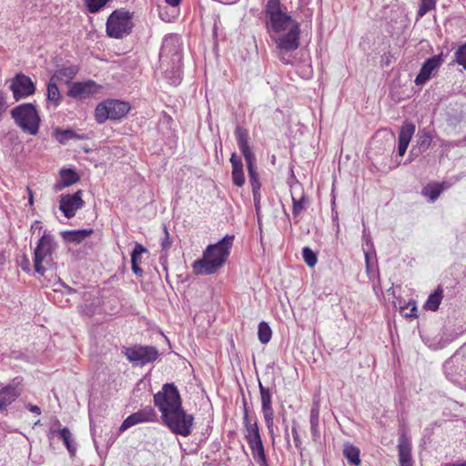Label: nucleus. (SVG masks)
Here are the masks:
<instances>
[{"label":"nucleus","mask_w":466,"mask_h":466,"mask_svg":"<svg viewBox=\"0 0 466 466\" xmlns=\"http://www.w3.org/2000/svg\"><path fill=\"white\" fill-rule=\"evenodd\" d=\"M182 43L177 35L164 38L159 53L160 68L170 85H177L181 80Z\"/></svg>","instance_id":"7ed1b4c3"},{"label":"nucleus","mask_w":466,"mask_h":466,"mask_svg":"<svg viewBox=\"0 0 466 466\" xmlns=\"http://www.w3.org/2000/svg\"><path fill=\"white\" fill-rule=\"evenodd\" d=\"M60 421L56 420L51 427V433L57 434L60 440L63 441L65 446L66 447L68 452L71 456H74L76 451V445L74 442V438L72 432L69 431L68 428L65 427L60 429Z\"/></svg>","instance_id":"f3484780"},{"label":"nucleus","mask_w":466,"mask_h":466,"mask_svg":"<svg viewBox=\"0 0 466 466\" xmlns=\"http://www.w3.org/2000/svg\"><path fill=\"white\" fill-rule=\"evenodd\" d=\"M230 163L232 165L233 184L240 187L245 184L242 160L236 153H233L230 157Z\"/></svg>","instance_id":"aec40b11"},{"label":"nucleus","mask_w":466,"mask_h":466,"mask_svg":"<svg viewBox=\"0 0 466 466\" xmlns=\"http://www.w3.org/2000/svg\"><path fill=\"white\" fill-rule=\"evenodd\" d=\"M267 33L275 45L278 57L284 64H291L292 53L299 46L300 25L293 19L279 0H268L264 10Z\"/></svg>","instance_id":"f257e3e1"},{"label":"nucleus","mask_w":466,"mask_h":466,"mask_svg":"<svg viewBox=\"0 0 466 466\" xmlns=\"http://www.w3.org/2000/svg\"><path fill=\"white\" fill-rule=\"evenodd\" d=\"M410 306V311L404 312V316L406 318H412L416 316L417 308L414 302H409L405 307H400V311L403 312L405 309H408Z\"/></svg>","instance_id":"49530a36"},{"label":"nucleus","mask_w":466,"mask_h":466,"mask_svg":"<svg viewBox=\"0 0 466 466\" xmlns=\"http://www.w3.org/2000/svg\"><path fill=\"white\" fill-rule=\"evenodd\" d=\"M291 432H292V436H293V439H294V442H295L296 448L298 450H301V440H300V437L299 435V432H298V430H297V425H296L295 421H293Z\"/></svg>","instance_id":"de8ad7c7"},{"label":"nucleus","mask_w":466,"mask_h":466,"mask_svg":"<svg viewBox=\"0 0 466 466\" xmlns=\"http://www.w3.org/2000/svg\"><path fill=\"white\" fill-rule=\"evenodd\" d=\"M243 420L245 427V439L248 443L261 440L258 423L256 421L251 422L247 410H245Z\"/></svg>","instance_id":"412c9836"},{"label":"nucleus","mask_w":466,"mask_h":466,"mask_svg":"<svg viewBox=\"0 0 466 466\" xmlns=\"http://www.w3.org/2000/svg\"><path fill=\"white\" fill-rule=\"evenodd\" d=\"M264 420L267 425V428L268 430V433L270 434L272 441H274V431H273V425H274V410L272 411H264L263 412Z\"/></svg>","instance_id":"79ce46f5"},{"label":"nucleus","mask_w":466,"mask_h":466,"mask_svg":"<svg viewBox=\"0 0 466 466\" xmlns=\"http://www.w3.org/2000/svg\"><path fill=\"white\" fill-rule=\"evenodd\" d=\"M436 0H420V8L417 13L416 20L422 18L428 12L435 9Z\"/></svg>","instance_id":"4c0bfd02"},{"label":"nucleus","mask_w":466,"mask_h":466,"mask_svg":"<svg viewBox=\"0 0 466 466\" xmlns=\"http://www.w3.org/2000/svg\"><path fill=\"white\" fill-rule=\"evenodd\" d=\"M66 291H67V294H70V295H76V290H74L73 289L69 288V287H65Z\"/></svg>","instance_id":"5fc2aeb1"},{"label":"nucleus","mask_w":466,"mask_h":466,"mask_svg":"<svg viewBox=\"0 0 466 466\" xmlns=\"http://www.w3.org/2000/svg\"><path fill=\"white\" fill-rule=\"evenodd\" d=\"M132 27V15L124 9H116L107 18L106 32L109 37L121 39L131 33Z\"/></svg>","instance_id":"423d86ee"},{"label":"nucleus","mask_w":466,"mask_h":466,"mask_svg":"<svg viewBox=\"0 0 466 466\" xmlns=\"http://www.w3.org/2000/svg\"><path fill=\"white\" fill-rule=\"evenodd\" d=\"M253 459L259 466H268L262 440L248 443Z\"/></svg>","instance_id":"b1692460"},{"label":"nucleus","mask_w":466,"mask_h":466,"mask_svg":"<svg viewBox=\"0 0 466 466\" xmlns=\"http://www.w3.org/2000/svg\"><path fill=\"white\" fill-rule=\"evenodd\" d=\"M293 202V215L299 216L305 209V198L302 197L300 199L292 198Z\"/></svg>","instance_id":"37998d69"},{"label":"nucleus","mask_w":466,"mask_h":466,"mask_svg":"<svg viewBox=\"0 0 466 466\" xmlns=\"http://www.w3.org/2000/svg\"><path fill=\"white\" fill-rule=\"evenodd\" d=\"M234 236L226 235L221 240L208 245L203 252L202 258L192 264L196 275H211L221 268L230 253Z\"/></svg>","instance_id":"f03ea898"},{"label":"nucleus","mask_w":466,"mask_h":466,"mask_svg":"<svg viewBox=\"0 0 466 466\" xmlns=\"http://www.w3.org/2000/svg\"><path fill=\"white\" fill-rule=\"evenodd\" d=\"M414 132L415 126L413 124L405 123L401 127L398 141V153L400 157H402L405 154Z\"/></svg>","instance_id":"6ab92c4d"},{"label":"nucleus","mask_w":466,"mask_h":466,"mask_svg":"<svg viewBox=\"0 0 466 466\" xmlns=\"http://www.w3.org/2000/svg\"><path fill=\"white\" fill-rule=\"evenodd\" d=\"M26 409H28L31 412L35 413L37 415L41 414V409L38 406H36V405H33L31 403H28L26 405Z\"/></svg>","instance_id":"8fccbe9b"},{"label":"nucleus","mask_w":466,"mask_h":466,"mask_svg":"<svg viewBox=\"0 0 466 466\" xmlns=\"http://www.w3.org/2000/svg\"><path fill=\"white\" fill-rule=\"evenodd\" d=\"M363 241L364 243L367 245V246H370V248H372L373 247V244H372V241H371V238H370V235L369 233L366 232V228H364V231H363Z\"/></svg>","instance_id":"09e8293b"},{"label":"nucleus","mask_w":466,"mask_h":466,"mask_svg":"<svg viewBox=\"0 0 466 466\" xmlns=\"http://www.w3.org/2000/svg\"><path fill=\"white\" fill-rule=\"evenodd\" d=\"M39 224H40V222H39V221H35V222L34 223V225L32 226V228H37V227L39 226Z\"/></svg>","instance_id":"4d7b16f0"},{"label":"nucleus","mask_w":466,"mask_h":466,"mask_svg":"<svg viewBox=\"0 0 466 466\" xmlns=\"http://www.w3.org/2000/svg\"><path fill=\"white\" fill-rule=\"evenodd\" d=\"M10 89L15 101L26 98L33 95L35 86L31 78L22 73L16 74L11 80Z\"/></svg>","instance_id":"9b49d317"},{"label":"nucleus","mask_w":466,"mask_h":466,"mask_svg":"<svg viewBox=\"0 0 466 466\" xmlns=\"http://www.w3.org/2000/svg\"><path fill=\"white\" fill-rule=\"evenodd\" d=\"M319 401H314L310 410V431L313 441H318L320 436L319 427Z\"/></svg>","instance_id":"a878e982"},{"label":"nucleus","mask_w":466,"mask_h":466,"mask_svg":"<svg viewBox=\"0 0 466 466\" xmlns=\"http://www.w3.org/2000/svg\"><path fill=\"white\" fill-rule=\"evenodd\" d=\"M255 164H256V161H252L251 163H247L248 177H249L250 184L252 187V193L253 192H260V183L258 180V176L255 170Z\"/></svg>","instance_id":"72a5a7b5"},{"label":"nucleus","mask_w":466,"mask_h":466,"mask_svg":"<svg viewBox=\"0 0 466 466\" xmlns=\"http://www.w3.org/2000/svg\"><path fill=\"white\" fill-rule=\"evenodd\" d=\"M285 432H286V439L289 440L288 428H286Z\"/></svg>","instance_id":"bf43d9fd"},{"label":"nucleus","mask_w":466,"mask_h":466,"mask_svg":"<svg viewBox=\"0 0 466 466\" xmlns=\"http://www.w3.org/2000/svg\"><path fill=\"white\" fill-rule=\"evenodd\" d=\"M28 193H29L28 202H29L30 205H33V203H34L33 192L29 188H28Z\"/></svg>","instance_id":"864d4df0"},{"label":"nucleus","mask_w":466,"mask_h":466,"mask_svg":"<svg viewBox=\"0 0 466 466\" xmlns=\"http://www.w3.org/2000/svg\"><path fill=\"white\" fill-rule=\"evenodd\" d=\"M147 248L139 243L135 244V248L131 253V268L134 274L137 276L143 275V269L139 267L142 261V255L146 253Z\"/></svg>","instance_id":"5701e85b"},{"label":"nucleus","mask_w":466,"mask_h":466,"mask_svg":"<svg viewBox=\"0 0 466 466\" xmlns=\"http://www.w3.org/2000/svg\"><path fill=\"white\" fill-rule=\"evenodd\" d=\"M154 404L161 412V418L182 407L178 390L174 384H165L161 390L154 395Z\"/></svg>","instance_id":"39448f33"},{"label":"nucleus","mask_w":466,"mask_h":466,"mask_svg":"<svg viewBox=\"0 0 466 466\" xmlns=\"http://www.w3.org/2000/svg\"><path fill=\"white\" fill-rule=\"evenodd\" d=\"M444 188V184H429L422 189V195L429 198V199L433 202L439 198Z\"/></svg>","instance_id":"c756f323"},{"label":"nucleus","mask_w":466,"mask_h":466,"mask_svg":"<svg viewBox=\"0 0 466 466\" xmlns=\"http://www.w3.org/2000/svg\"><path fill=\"white\" fill-rule=\"evenodd\" d=\"M260 399H261V409L264 411H272L271 403V393L268 389L265 388L261 382L258 383Z\"/></svg>","instance_id":"2f4dec72"},{"label":"nucleus","mask_w":466,"mask_h":466,"mask_svg":"<svg viewBox=\"0 0 466 466\" xmlns=\"http://www.w3.org/2000/svg\"><path fill=\"white\" fill-rule=\"evenodd\" d=\"M451 363V361H447V362L445 363V366H444V367H445V369H446V370H448V369H449V367H450Z\"/></svg>","instance_id":"13d9d810"},{"label":"nucleus","mask_w":466,"mask_h":466,"mask_svg":"<svg viewBox=\"0 0 466 466\" xmlns=\"http://www.w3.org/2000/svg\"><path fill=\"white\" fill-rule=\"evenodd\" d=\"M55 137L60 144H66L71 139L82 140L85 138L83 135H78L71 129H56Z\"/></svg>","instance_id":"c85d7f7f"},{"label":"nucleus","mask_w":466,"mask_h":466,"mask_svg":"<svg viewBox=\"0 0 466 466\" xmlns=\"http://www.w3.org/2000/svg\"><path fill=\"white\" fill-rule=\"evenodd\" d=\"M235 135L238 142V146L245 158L246 163H251L256 161L255 154L248 145V133L246 129L241 127H237Z\"/></svg>","instance_id":"dca6fc26"},{"label":"nucleus","mask_w":466,"mask_h":466,"mask_svg":"<svg viewBox=\"0 0 466 466\" xmlns=\"http://www.w3.org/2000/svg\"><path fill=\"white\" fill-rule=\"evenodd\" d=\"M164 424L177 435L187 437L192 433L194 417L181 407L162 419Z\"/></svg>","instance_id":"1a4fd4ad"},{"label":"nucleus","mask_w":466,"mask_h":466,"mask_svg":"<svg viewBox=\"0 0 466 466\" xmlns=\"http://www.w3.org/2000/svg\"><path fill=\"white\" fill-rule=\"evenodd\" d=\"M56 248V243L53 236L45 231L44 235L39 239L34 253V267L35 271L40 275L46 272L45 265L52 262V254Z\"/></svg>","instance_id":"6e6552de"},{"label":"nucleus","mask_w":466,"mask_h":466,"mask_svg":"<svg viewBox=\"0 0 466 466\" xmlns=\"http://www.w3.org/2000/svg\"><path fill=\"white\" fill-rule=\"evenodd\" d=\"M302 257H303V259L305 261V263L312 268L314 267L316 264H317V256L316 254L312 251L311 248H309V247H305L303 248L302 249Z\"/></svg>","instance_id":"ea45409f"},{"label":"nucleus","mask_w":466,"mask_h":466,"mask_svg":"<svg viewBox=\"0 0 466 466\" xmlns=\"http://www.w3.org/2000/svg\"><path fill=\"white\" fill-rule=\"evenodd\" d=\"M157 420V414L154 409L150 406L145 407L135 413L129 415L120 425L119 431L121 432L127 431L130 427L143 422H151Z\"/></svg>","instance_id":"ddd939ff"},{"label":"nucleus","mask_w":466,"mask_h":466,"mask_svg":"<svg viewBox=\"0 0 466 466\" xmlns=\"http://www.w3.org/2000/svg\"><path fill=\"white\" fill-rule=\"evenodd\" d=\"M19 394L15 387L7 386L3 388L0 390V410H5L8 405L16 400Z\"/></svg>","instance_id":"393cba45"},{"label":"nucleus","mask_w":466,"mask_h":466,"mask_svg":"<svg viewBox=\"0 0 466 466\" xmlns=\"http://www.w3.org/2000/svg\"><path fill=\"white\" fill-rule=\"evenodd\" d=\"M130 110L128 103L108 99L97 105L95 110V117L97 123L103 124L106 120H119L123 118Z\"/></svg>","instance_id":"0eeeda50"},{"label":"nucleus","mask_w":466,"mask_h":466,"mask_svg":"<svg viewBox=\"0 0 466 466\" xmlns=\"http://www.w3.org/2000/svg\"><path fill=\"white\" fill-rule=\"evenodd\" d=\"M443 62L442 54L428 58L422 65L415 78L417 86L424 85L431 77L432 72L437 70Z\"/></svg>","instance_id":"4468645a"},{"label":"nucleus","mask_w":466,"mask_h":466,"mask_svg":"<svg viewBox=\"0 0 466 466\" xmlns=\"http://www.w3.org/2000/svg\"><path fill=\"white\" fill-rule=\"evenodd\" d=\"M15 124L25 132L35 136L39 130L40 116L32 104H22L11 111Z\"/></svg>","instance_id":"20e7f679"},{"label":"nucleus","mask_w":466,"mask_h":466,"mask_svg":"<svg viewBox=\"0 0 466 466\" xmlns=\"http://www.w3.org/2000/svg\"><path fill=\"white\" fill-rule=\"evenodd\" d=\"M29 266H30L29 259L26 257H24L23 262L21 263V267H22L23 270L29 271V269H30Z\"/></svg>","instance_id":"3c124183"},{"label":"nucleus","mask_w":466,"mask_h":466,"mask_svg":"<svg viewBox=\"0 0 466 466\" xmlns=\"http://www.w3.org/2000/svg\"><path fill=\"white\" fill-rule=\"evenodd\" d=\"M127 359L137 366H144L153 362L158 357V350L153 346L136 345L125 349Z\"/></svg>","instance_id":"9d476101"},{"label":"nucleus","mask_w":466,"mask_h":466,"mask_svg":"<svg viewBox=\"0 0 466 466\" xmlns=\"http://www.w3.org/2000/svg\"><path fill=\"white\" fill-rule=\"evenodd\" d=\"M410 451V439L405 431H402L398 443L400 466H412Z\"/></svg>","instance_id":"a211bd4d"},{"label":"nucleus","mask_w":466,"mask_h":466,"mask_svg":"<svg viewBox=\"0 0 466 466\" xmlns=\"http://www.w3.org/2000/svg\"><path fill=\"white\" fill-rule=\"evenodd\" d=\"M343 455L350 464L354 466L360 465V450L356 446L350 442L345 443L343 446Z\"/></svg>","instance_id":"cd10ccee"},{"label":"nucleus","mask_w":466,"mask_h":466,"mask_svg":"<svg viewBox=\"0 0 466 466\" xmlns=\"http://www.w3.org/2000/svg\"><path fill=\"white\" fill-rule=\"evenodd\" d=\"M418 136L419 137L417 143L420 148H422L423 150L428 149L432 141V137L431 133L423 129L419 132Z\"/></svg>","instance_id":"58836bf2"},{"label":"nucleus","mask_w":466,"mask_h":466,"mask_svg":"<svg viewBox=\"0 0 466 466\" xmlns=\"http://www.w3.org/2000/svg\"><path fill=\"white\" fill-rule=\"evenodd\" d=\"M110 0H84L85 5L89 13L100 12Z\"/></svg>","instance_id":"c9c22d12"},{"label":"nucleus","mask_w":466,"mask_h":466,"mask_svg":"<svg viewBox=\"0 0 466 466\" xmlns=\"http://www.w3.org/2000/svg\"><path fill=\"white\" fill-rule=\"evenodd\" d=\"M85 205L82 199V191L77 190L76 193L70 195H61L59 200V209L64 216L71 218L76 215V212L82 208Z\"/></svg>","instance_id":"f8f14e48"},{"label":"nucleus","mask_w":466,"mask_h":466,"mask_svg":"<svg viewBox=\"0 0 466 466\" xmlns=\"http://www.w3.org/2000/svg\"><path fill=\"white\" fill-rule=\"evenodd\" d=\"M93 233V229L70 230L63 233L64 238L68 242L79 243Z\"/></svg>","instance_id":"bb28decb"},{"label":"nucleus","mask_w":466,"mask_h":466,"mask_svg":"<svg viewBox=\"0 0 466 466\" xmlns=\"http://www.w3.org/2000/svg\"><path fill=\"white\" fill-rule=\"evenodd\" d=\"M166 2L172 6H177L181 0H166Z\"/></svg>","instance_id":"603ef678"},{"label":"nucleus","mask_w":466,"mask_h":466,"mask_svg":"<svg viewBox=\"0 0 466 466\" xmlns=\"http://www.w3.org/2000/svg\"><path fill=\"white\" fill-rule=\"evenodd\" d=\"M78 179V175L72 169H62L60 171V180L55 184L54 188L56 191H60L76 183Z\"/></svg>","instance_id":"4be33fe9"},{"label":"nucleus","mask_w":466,"mask_h":466,"mask_svg":"<svg viewBox=\"0 0 466 466\" xmlns=\"http://www.w3.org/2000/svg\"><path fill=\"white\" fill-rule=\"evenodd\" d=\"M47 100L53 103L55 106H58L61 100L59 89L52 79L47 85Z\"/></svg>","instance_id":"473e14b6"},{"label":"nucleus","mask_w":466,"mask_h":466,"mask_svg":"<svg viewBox=\"0 0 466 466\" xmlns=\"http://www.w3.org/2000/svg\"><path fill=\"white\" fill-rule=\"evenodd\" d=\"M272 331L266 322H260L258 325V336L262 344H267L271 339Z\"/></svg>","instance_id":"e433bc0d"},{"label":"nucleus","mask_w":466,"mask_h":466,"mask_svg":"<svg viewBox=\"0 0 466 466\" xmlns=\"http://www.w3.org/2000/svg\"><path fill=\"white\" fill-rule=\"evenodd\" d=\"M97 89V85L92 80L75 82L69 87L68 96L73 98L85 99L96 93Z\"/></svg>","instance_id":"2eb2a0df"},{"label":"nucleus","mask_w":466,"mask_h":466,"mask_svg":"<svg viewBox=\"0 0 466 466\" xmlns=\"http://www.w3.org/2000/svg\"><path fill=\"white\" fill-rule=\"evenodd\" d=\"M163 231H164L165 236L161 239V248H162V250L167 251L172 246V240L170 238V236H169V233H168V230H167V228L166 225H164V227H163Z\"/></svg>","instance_id":"c03bdc74"},{"label":"nucleus","mask_w":466,"mask_h":466,"mask_svg":"<svg viewBox=\"0 0 466 466\" xmlns=\"http://www.w3.org/2000/svg\"><path fill=\"white\" fill-rule=\"evenodd\" d=\"M442 289L439 287L432 294H431L425 302L424 308L428 310L435 311L439 309L442 299Z\"/></svg>","instance_id":"7c9ffc66"},{"label":"nucleus","mask_w":466,"mask_h":466,"mask_svg":"<svg viewBox=\"0 0 466 466\" xmlns=\"http://www.w3.org/2000/svg\"><path fill=\"white\" fill-rule=\"evenodd\" d=\"M455 62L466 70V42L456 50Z\"/></svg>","instance_id":"a19ab883"},{"label":"nucleus","mask_w":466,"mask_h":466,"mask_svg":"<svg viewBox=\"0 0 466 466\" xmlns=\"http://www.w3.org/2000/svg\"><path fill=\"white\" fill-rule=\"evenodd\" d=\"M76 73H77V68L76 66L64 67L60 70H57L54 74V76H52V80L71 79L76 75Z\"/></svg>","instance_id":"f704fd0d"},{"label":"nucleus","mask_w":466,"mask_h":466,"mask_svg":"<svg viewBox=\"0 0 466 466\" xmlns=\"http://www.w3.org/2000/svg\"><path fill=\"white\" fill-rule=\"evenodd\" d=\"M253 199H254V206L255 210L258 217V221H260V200H261V194L260 192H253Z\"/></svg>","instance_id":"a18cd8bd"},{"label":"nucleus","mask_w":466,"mask_h":466,"mask_svg":"<svg viewBox=\"0 0 466 466\" xmlns=\"http://www.w3.org/2000/svg\"><path fill=\"white\" fill-rule=\"evenodd\" d=\"M364 255H365L366 263H367V265H369V263H370L369 252L367 250H364Z\"/></svg>","instance_id":"6e6d98bb"}]
</instances>
